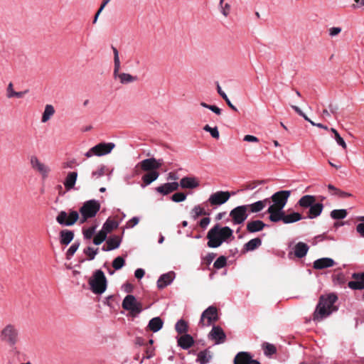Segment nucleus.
Masks as SVG:
<instances>
[{
    "instance_id": "nucleus-1",
    "label": "nucleus",
    "mask_w": 364,
    "mask_h": 364,
    "mask_svg": "<svg viewBox=\"0 0 364 364\" xmlns=\"http://www.w3.org/2000/svg\"><path fill=\"white\" fill-rule=\"evenodd\" d=\"M207 245L210 248H217L223 242L234 240L233 230L228 226L222 227L215 224L207 233Z\"/></svg>"
},
{
    "instance_id": "nucleus-2",
    "label": "nucleus",
    "mask_w": 364,
    "mask_h": 364,
    "mask_svg": "<svg viewBox=\"0 0 364 364\" xmlns=\"http://www.w3.org/2000/svg\"><path fill=\"white\" fill-rule=\"evenodd\" d=\"M337 300L338 296L333 293L321 296L314 313V319L321 320L336 311L338 308L334 304Z\"/></svg>"
},
{
    "instance_id": "nucleus-3",
    "label": "nucleus",
    "mask_w": 364,
    "mask_h": 364,
    "mask_svg": "<svg viewBox=\"0 0 364 364\" xmlns=\"http://www.w3.org/2000/svg\"><path fill=\"white\" fill-rule=\"evenodd\" d=\"M0 341L18 353L16 345L20 341V331L18 327L14 323L6 324L0 331Z\"/></svg>"
},
{
    "instance_id": "nucleus-4",
    "label": "nucleus",
    "mask_w": 364,
    "mask_h": 364,
    "mask_svg": "<svg viewBox=\"0 0 364 364\" xmlns=\"http://www.w3.org/2000/svg\"><path fill=\"white\" fill-rule=\"evenodd\" d=\"M90 289L95 294H103L107 287V280L101 269L95 270L88 280Z\"/></svg>"
},
{
    "instance_id": "nucleus-5",
    "label": "nucleus",
    "mask_w": 364,
    "mask_h": 364,
    "mask_svg": "<svg viewBox=\"0 0 364 364\" xmlns=\"http://www.w3.org/2000/svg\"><path fill=\"white\" fill-rule=\"evenodd\" d=\"M163 164L162 159H156L154 157L146 159L139 162L133 169V176H139L141 171H157Z\"/></svg>"
},
{
    "instance_id": "nucleus-6",
    "label": "nucleus",
    "mask_w": 364,
    "mask_h": 364,
    "mask_svg": "<svg viewBox=\"0 0 364 364\" xmlns=\"http://www.w3.org/2000/svg\"><path fill=\"white\" fill-rule=\"evenodd\" d=\"M114 54V71H113V76L114 78L118 77L120 80V82L122 84H128L130 82H133L134 81L137 80L136 76H133L129 73H119L120 70V60L119 58V52L118 50L112 46V47Z\"/></svg>"
},
{
    "instance_id": "nucleus-7",
    "label": "nucleus",
    "mask_w": 364,
    "mask_h": 364,
    "mask_svg": "<svg viewBox=\"0 0 364 364\" xmlns=\"http://www.w3.org/2000/svg\"><path fill=\"white\" fill-rule=\"evenodd\" d=\"M100 208V203L95 200H90L84 203L80 208L79 212L81 214L80 223H85L87 219L93 218Z\"/></svg>"
},
{
    "instance_id": "nucleus-8",
    "label": "nucleus",
    "mask_w": 364,
    "mask_h": 364,
    "mask_svg": "<svg viewBox=\"0 0 364 364\" xmlns=\"http://www.w3.org/2000/svg\"><path fill=\"white\" fill-rule=\"evenodd\" d=\"M122 308L129 311L132 316H137L143 310L141 303L137 301L134 295H127L122 301Z\"/></svg>"
},
{
    "instance_id": "nucleus-9",
    "label": "nucleus",
    "mask_w": 364,
    "mask_h": 364,
    "mask_svg": "<svg viewBox=\"0 0 364 364\" xmlns=\"http://www.w3.org/2000/svg\"><path fill=\"white\" fill-rule=\"evenodd\" d=\"M115 144L112 142H102L90 149L85 156L90 158L92 156H101L109 154L114 148Z\"/></svg>"
},
{
    "instance_id": "nucleus-10",
    "label": "nucleus",
    "mask_w": 364,
    "mask_h": 364,
    "mask_svg": "<svg viewBox=\"0 0 364 364\" xmlns=\"http://www.w3.org/2000/svg\"><path fill=\"white\" fill-rule=\"evenodd\" d=\"M79 219V213L76 210H70L69 213L62 210L56 217V221L62 226L73 225Z\"/></svg>"
},
{
    "instance_id": "nucleus-11",
    "label": "nucleus",
    "mask_w": 364,
    "mask_h": 364,
    "mask_svg": "<svg viewBox=\"0 0 364 364\" xmlns=\"http://www.w3.org/2000/svg\"><path fill=\"white\" fill-rule=\"evenodd\" d=\"M249 213L245 205L237 206L230 212L233 225L242 224L248 218Z\"/></svg>"
},
{
    "instance_id": "nucleus-12",
    "label": "nucleus",
    "mask_w": 364,
    "mask_h": 364,
    "mask_svg": "<svg viewBox=\"0 0 364 364\" xmlns=\"http://www.w3.org/2000/svg\"><path fill=\"white\" fill-rule=\"evenodd\" d=\"M219 319L218 309L214 306L208 307L201 314L200 323L209 326Z\"/></svg>"
},
{
    "instance_id": "nucleus-13",
    "label": "nucleus",
    "mask_w": 364,
    "mask_h": 364,
    "mask_svg": "<svg viewBox=\"0 0 364 364\" xmlns=\"http://www.w3.org/2000/svg\"><path fill=\"white\" fill-rule=\"evenodd\" d=\"M290 194V191H280L276 192L271 197L273 203L269 206H273V208H275L283 209L287 203V200Z\"/></svg>"
},
{
    "instance_id": "nucleus-14",
    "label": "nucleus",
    "mask_w": 364,
    "mask_h": 364,
    "mask_svg": "<svg viewBox=\"0 0 364 364\" xmlns=\"http://www.w3.org/2000/svg\"><path fill=\"white\" fill-rule=\"evenodd\" d=\"M235 194V192L230 193L229 191H217L210 195L208 198V202L211 205H221L225 203L231 196Z\"/></svg>"
},
{
    "instance_id": "nucleus-15",
    "label": "nucleus",
    "mask_w": 364,
    "mask_h": 364,
    "mask_svg": "<svg viewBox=\"0 0 364 364\" xmlns=\"http://www.w3.org/2000/svg\"><path fill=\"white\" fill-rule=\"evenodd\" d=\"M353 280L348 283V287L353 290L364 289V272H354L351 276ZM363 299L364 300V291L363 294Z\"/></svg>"
},
{
    "instance_id": "nucleus-16",
    "label": "nucleus",
    "mask_w": 364,
    "mask_h": 364,
    "mask_svg": "<svg viewBox=\"0 0 364 364\" xmlns=\"http://www.w3.org/2000/svg\"><path fill=\"white\" fill-rule=\"evenodd\" d=\"M30 163L32 168L38 171L43 178H47L49 172L50 171V168L41 163L36 156H31L30 158Z\"/></svg>"
},
{
    "instance_id": "nucleus-17",
    "label": "nucleus",
    "mask_w": 364,
    "mask_h": 364,
    "mask_svg": "<svg viewBox=\"0 0 364 364\" xmlns=\"http://www.w3.org/2000/svg\"><path fill=\"white\" fill-rule=\"evenodd\" d=\"M208 338L215 342V344L223 343L226 340V335L223 328L219 326H213L208 333Z\"/></svg>"
},
{
    "instance_id": "nucleus-18",
    "label": "nucleus",
    "mask_w": 364,
    "mask_h": 364,
    "mask_svg": "<svg viewBox=\"0 0 364 364\" xmlns=\"http://www.w3.org/2000/svg\"><path fill=\"white\" fill-rule=\"evenodd\" d=\"M234 364H261L258 360L252 359L248 352H239L234 358Z\"/></svg>"
},
{
    "instance_id": "nucleus-19",
    "label": "nucleus",
    "mask_w": 364,
    "mask_h": 364,
    "mask_svg": "<svg viewBox=\"0 0 364 364\" xmlns=\"http://www.w3.org/2000/svg\"><path fill=\"white\" fill-rule=\"evenodd\" d=\"M175 278L174 272H169L161 274L157 280V287L162 289L171 284Z\"/></svg>"
},
{
    "instance_id": "nucleus-20",
    "label": "nucleus",
    "mask_w": 364,
    "mask_h": 364,
    "mask_svg": "<svg viewBox=\"0 0 364 364\" xmlns=\"http://www.w3.org/2000/svg\"><path fill=\"white\" fill-rule=\"evenodd\" d=\"M179 184L177 182L166 183L156 188V191L166 196L175 191L178 189Z\"/></svg>"
},
{
    "instance_id": "nucleus-21",
    "label": "nucleus",
    "mask_w": 364,
    "mask_h": 364,
    "mask_svg": "<svg viewBox=\"0 0 364 364\" xmlns=\"http://www.w3.org/2000/svg\"><path fill=\"white\" fill-rule=\"evenodd\" d=\"M179 186L182 188L193 189L200 186L198 178L193 176H185L180 181Z\"/></svg>"
},
{
    "instance_id": "nucleus-22",
    "label": "nucleus",
    "mask_w": 364,
    "mask_h": 364,
    "mask_svg": "<svg viewBox=\"0 0 364 364\" xmlns=\"http://www.w3.org/2000/svg\"><path fill=\"white\" fill-rule=\"evenodd\" d=\"M267 213L269 214V219L273 223H277L279 221L283 222L284 211L283 209L275 208L273 206H269Z\"/></svg>"
},
{
    "instance_id": "nucleus-23",
    "label": "nucleus",
    "mask_w": 364,
    "mask_h": 364,
    "mask_svg": "<svg viewBox=\"0 0 364 364\" xmlns=\"http://www.w3.org/2000/svg\"><path fill=\"white\" fill-rule=\"evenodd\" d=\"M122 239L117 235L110 237L107 240V246L104 245L102 250L105 252L111 251L118 248L121 244Z\"/></svg>"
},
{
    "instance_id": "nucleus-24",
    "label": "nucleus",
    "mask_w": 364,
    "mask_h": 364,
    "mask_svg": "<svg viewBox=\"0 0 364 364\" xmlns=\"http://www.w3.org/2000/svg\"><path fill=\"white\" fill-rule=\"evenodd\" d=\"M267 225L263 221L256 220L247 222L246 229L247 232L254 233L262 230Z\"/></svg>"
},
{
    "instance_id": "nucleus-25",
    "label": "nucleus",
    "mask_w": 364,
    "mask_h": 364,
    "mask_svg": "<svg viewBox=\"0 0 364 364\" xmlns=\"http://www.w3.org/2000/svg\"><path fill=\"white\" fill-rule=\"evenodd\" d=\"M177 343L182 349L187 350L193 345L194 340L190 334L186 333L177 338Z\"/></svg>"
},
{
    "instance_id": "nucleus-26",
    "label": "nucleus",
    "mask_w": 364,
    "mask_h": 364,
    "mask_svg": "<svg viewBox=\"0 0 364 364\" xmlns=\"http://www.w3.org/2000/svg\"><path fill=\"white\" fill-rule=\"evenodd\" d=\"M334 264L335 262L333 259L328 257H323L315 260L314 262L313 267L316 269H323L333 267Z\"/></svg>"
},
{
    "instance_id": "nucleus-27",
    "label": "nucleus",
    "mask_w": 364,
    "mask_h": 364,
    "mask_svg": "<svg viewBox=\"0 0 364 364\" xmlns=\"http://www.w3.org/2000/svg\"><path fill=\"white\" fill-rule=\"evenodd\" d=\"M77 172L72 171L69 172L65 178L63 185L66 191H70L75 188V185L77 178Z\"/></svg>"
},
{
    "instance_id": "nucleus-28",
    "label": "nucleus",
    "mask_w": 364,
    "mask_h": 364,
    "mask_svg": "<svg viewBox=\"0 0 364 364\" xmlns=\"http://www.w3.org/2000/svg\"><path fill=\"white\" fill-rule=\"evenodd\" d=\"M60 242L63 245H68L74 238V232L70 230H62L60 232Z\"/></svg>"
},
{
    "instance_id": "nucleus-29",
    "label": "nucleus",
    "mask_w": 364,
    "mask_h": 364,
    "mask_svg": "<svg viewBox=\"0 0 364 364\" xmlns=\"http://www.w3.org/2000/svg\"><path fill=\"white\" fill-rule=\"evenodd\" d=\"M309 246L303 242H299L294 248V252L295 257L298 258H303L305 257L309 251Z\"/></svg>"
},
{
    "instance_id": "nucleus-30",
    "label": "nucleus",
    "mask_w": 364,
    "mask_h": 364,
    "mask_svg": "<svg viewBox=\"0 0 364 364\" xmlns=\"http://www.w3.org/2000/svg\"><path fill=\"white\" fill-rule=\"evenodd\" d=\"M159 176V173L158 171H149L145 173L142 176V181L143 183L141 185L142 188L146 187V186H149L152 182L156 181Z\"/></svg>"
},
{
    "instance_id": "nucleus-31",
    "label": "nucleus",
    "mask_w": 364,
    "mask_h": 364,
    "mask_svg": "<svg viewBox=\"0 0 364 364\" xmlns=\"http://www.w3.org/2000/svg\"><path fill=\"white\" fill-rule=\"evenodd\" d=\"M323 208V205L321 203H314V205L309 208L308 218L313 219L317 218L321 215Z\"/></svg>"
},
{
    "instance_id": "nucleus-32",
    "label": "nucleus",
    "mask_w": 364,
    "mask_h": 364,
    "mask_svg": "<svg viewBox=\"0 0 364 364\" xmlns=\"http://www.w3.org/2000/svg\"><path fill=\"white\" fill-rule=\"evenodd\" d=\"M316 202V197L311 195H305L298 201V205L303 208H309Z\"/></svg>"
},
{
    "instance_id": "nucleus-33",
    "label": "nucleus",
    "mask_w": 364,
    "mask_h": 364,
    "mask_svg": "<svg viewBox=\"0 0 364 364\" xmlns=\"http://www.w3.org/2000/svg\"><path fill=\"white\" fill-rule=\"evenodd\" d=\"M212 358L211 352L208 349H205L198 353L196 362L200 364H208Z\"/></svg>"
},
{
    "instance_id": "nucleus-34",
    "label": "nucleus",
    "mask_w": 364,
    "mask_h": 364,
    "mask_svg": "<svg viewBox=\"0 0 364 364\" xmlns=\"http://www.w3.org/2000/svg\"><path fill=\"white\" fill-rule=\"evenodd\" d=\"M262 245V240L259 237H255L244 245L243 251L250 252L253 251L260 247Z\"/></svg>"
},
{
    "instance_id": "nucleus-35",
    "label": "nucleus",
    "mask_w": 364,
    "mask_h": 364,
    "mask_svg": "<svg viewBox=\"0 0 364 364\" xmlns=\"http://www.w3.org/2000/svg\"><path fill=\"white\" fill-rule=\"evenodd\" d=\"M163 324L164 322L160 317H154L149 321L148 327L151 331L156 333L162 328Z\"/></svg>"
},
{
    "instance_id": "nucleus-36",
    "label": "nucleus",
    "mask_w": 364,
    "mask_h": 364,
    "mask_svg": "<svg viewBox=\"0 0 364 364\" xmlns=\"http://www.w3.org/2000/svg\"><path fill=\"white\" fill-rule=\"evenodd\" d=\"M302 219V215L299 213L294 212L290 214H285L284 212L283 223L284 224L293 223Z\"/></svg>"
},
{
    "instance_id": "nucleus-37",
    "label": "nucleus",
    "mask_w": 364,
    "mask_h": 364,
    "mask_svg": "<svg viewBox=\"0 0 364 364\" xmlns=\"http://www.w3.org/2000/svg\"><path fill=\"white\" fill-rule=\"evenodd\" d=\"M54 113L55 109L53 106L51 105H46L41 117V122L43 123L48 122L50 119V117L54 114Z\"/></svg>"
},
{
    "instance_id": "nucleus-38",
    "label": "nucleus",
    "mask_w": 364,
    "mask_h": 364,
    "mask_svg": "<svg viewBox=\"0 0 364 364\" xmlns=\"http://www.w3.org/2000/svg\"><path fill=\"white\" fill-rule=\"evenodd\" d=\"M247 208L248 213H257L263 210L262 203L259 200L251 203L245 205Z\"/></svg>"
},
{
    "instance_id": "nucleus-39",
    "label": "nucleus",
    "mask_w": 364,
    "mask_h": 364,
    "mask_svg": "<svg viewBox=\"0 0 364 364\" xmlns=\"http://www.w3.org/2000/svg\"><path fill=\"white\" fill-rule=\"evenodd\" d=\"M175 329L176 332L179 334L187 333L188 330L187 322L185 321L183 319L178 320L175 325Z\"/></svg>"
},
{
    "instance_id": "nucleus-40",
    "label": "nucleus",
    "mask_w": 364,
    "mask_h": 364,
    "mask_svg": "<svg viewBox=\"0 0 364 364\" xmlns=\"http://www.w3.org/2000/svg\"><path fill=\"white\" fill-rule=\"evenodd\" d=\"M217 91L218 94L220 95V97L225 101L228 107L233 111L237 112V107L232 104L225 92L222 90L219 83H217Z\"/></svg>"
},
{
    "instance_id": "nucleus-41",
    "label": "nucleus",
    "mask_w": 364,
    "mask_h": 364,
    "mask_svg": "<svg viewBox=\"0 0 364 364\" xmlns=\"http://www.w3.org/2000/svg\"><path fill=\"white\" fill-rule=\"evenodd\" d=\"M119 225V223L112 220H107L106 222L103 224L102 230L105 231L106 233L110 232L112 230L117 228Z\"/></svg>"
},
{
    "instance_id": "nucleus-42",
    "label": "nucleus",
    "mask_w": 364,
    "mask_h": 364,
    "mask_svg": "<svg viewBox=\"0 0 364 364\" xmlns=\"http://www.w3.org/2000/svg\"><path fill=\"white\" fill-rule=\"evenodd\" d=\"M347 210L345 209L333 210L331 212V217L334 220L344 219L347 216Z\"/></svg>"
},
{
    "instance_id": "nucleus-43",
    "label": "nucleus",
    "mask_w": 364,
    "mask_h": 364,
    "mask_svg": "<svg viewBox=\"0 0 364 364\" xmlns=\"http://www.w3.org/2000/svg\"><path fill=\"white\" fill-rule=\"evenodd\" d=\"M80 245V241L76 240L75 241L71 246L68 248L65 253L66 259H70L71 257L74 255L75 252L77 250Z\"/></svg>"
},
{
    "instance_id": "nucleus-44",
    "label": "nucleus",
    "mask_w": 364,
    "mask_h": 364,
    "mask_svg": "<svg viewBox=\"0 0 364 364\" xmlns=\"http://www.w3.org/2000/svg\"><path fill=\"white\" fill-rule=\"evenodd\" d=\"M107 233L102 229L94 237L93 243L96 245H100L107 238Z\"/></svg>"
},
{
    "instance_id": "nucleus-45",
    "label": "nucleus",
    "mask_w": 364,
    "mask_h": 364,
    "mask_svg": "<svg viewBox=\"0 0 364 364\" xmlns=\"http://www.w3.org/2000/svg\"><path fill=\"white\" fill-rule=\"evenodd\" d=\"M191 213L193 219H196L200 215H209L208 213H206L204 208L200 207V205H196L193 208Z\"/></svg>"
},
{
    "instance_id": "nucleus-46",
    "label": "nucleus",
    "mask_w": 364,
    "mask_h": 364,
    "mask_svg": "<svg viewBox=\"0 0 364 364\" xmlns=\"http://www.w3.org/2000/svg\"><path fill=\"white\" fill-rule=\"evenodd\" d=\"M263 350L264 353L266 355H272L277 352L276 347L273 344L269 343H264L263 344Z\"/></svg>"
},
{
    "instance_id": "nucleus-47",
    "label": "nucleus",
    "mask_w": 364,
    "mask_h": 364,
    "mask_svg": "<svg viewBox=\"0 0 364 364\" xmlns=\"http://www.w3.org/2000/svg\"><path fill=\"white\" fill-rule=\"evenodd\" d=\"M112 264L114 270H119L124 266L125 260L122 257L119 256L112 261Z\"/></svg>"
},
{
    "instance_id": "nucleus-48",
    "label": "nucleus",
    "mask_w": 364,
    "mask_h": 364,
    "mask_svg": "<svg viewBox=\"0 0 364 364\" xmlns=\"http://www.w3.org/2000/svg\"><path fill=\"white\" fill-rule=\"evenodd\" d=\"M227 264V258L225 256H220L214 262L213 267L214 268L219 269Z\"/></svg>"
},
{
    "instance_id": "nucleus-49",
    "label": "nucleus",
    "mask_w": 364,
    "mask_h": 364,
    "mask_svg": "<svg viewBox=\"0 0 364 364\" xmlns=\"http://www.w3.org/2000/svg\"><path fill=\"white\" fill-rule=\"evenodd\" d=\"M84 253L87 256L88 260H93L98 253V248L94 249L91 247H88L84 250Z\"/></svg>"
},
{
    "instance_id": "nucleus-50",
    "label": "nucleus",
    "mask_w": 364,
    "mask_h": 364,
    "mask_svg": "<svg viewBox=\"0 0 364 364\" xmlns=\"http://www.w3.org/2000/svg\"><path fill=\"white\" fill-rule=\"evenodd\" d=\"M203 129L210 134L213 138L218 139L220 136L219 132L217 127H211L208 124H206Z\"/></svg>"
},
{
    "instance_id": "nucleus-51",
    "label": "nucleus",
    "mask_w": 364,
    "mask_h": 364,
    "mask_svg": "<svg viewBox=\"0 0 364 364\" xmlns=\"http://www.w3.org/2000/svg\"><path fill=\"white\" fill-rule=\"evenodd\" d=\"M223 1L224 0H220L219 6L221 13L224 16L227 17L230 11V5L228 3L223 4Z\"/></svg>"
},
{
    "instance_id": "nucleus-52",
    "label": "nucleus",
    "mask_w": 364,
    "mask_h": 364,
    "mask_svg": "<svg viewBox=\"0 0 364 364\" xmlns=\"http://www.w3.org/2000/svg\"><path fill=\"white\" fill-rule=\"evenodd\" d=\"M186 198V194L182 192H178L172 195L171 200L173 202L179 203L184 201Z\"/></svg>"
},
{
    "instance_id": "nucleus-53",
    "label": "nucleus",
    "mask_w": 364,
    "mask_h": 364,
    "mask_svg": "<svg viewBox=\"0 0 364 364\" xmlns=\"http://www.w3.org/2000/svg\"><path fill=\"white\" fill-rule=\"evenodd\" d=\"M96 226L90 227L87 229L83 230V235L85 239H90L95 234Z\"/></svg>"
},
{
    "instance_id": "nucleus-54",
    "label": "nucleus",
    "mask_w": 364,
    "mask_h": 364,
    "mask_svg": "<svg viewBox=\"0 0 364 364\" xmlns=\"http://www.w3.org/2000/svg\"><path fill=\"white\" fill-rule=\"evenodd\" d=\"M325 240H333V237L328 236L326 233L318 235L316 236L313 241V245H316L319 242H322Z\"/></svg>"
},
{
    "instance_id": "nucleus-55",
    "label": "nucleus",
    "mask_w": 364,
    "mask_h": 364,
    "mask_svg": "<svg viewBox=\"0 0 364 364\" xmlns=\"http://www.w3.org/2000/svg\"><path fill=\"white\" fill-rule=\"evenodd\" d=\"M264 183V181H256L251 183H249L245 185V190H253L255 189L257 186L259 184H262Z\"/></svg>"
},
{
    "instance_id": "nucleus-56",
    "label": "nucleus",
    "mask_w": 364,
    "mask_h": 364,
    "mask_svg": "<svg viewBox=\"0 0 364 364\" xmlns=\"http://www.w3.org/2000/svg\"><path fill=\"white\" fill-rule=\"evenodd\" d=\"M334 139L338 145L341 146L345 149H346V144L344 139L341 136V135L338 133H336V134L334 136Z\"/></svg>"
},
{
    "instance_id": "nucleus-57",
    "label": "nucleus",
    "mask_w": 364,
    "mask_h": 364,
    "mask_svg": "<svg viewBox=\"0 0 364 364\" xmlns=\"http://www.w3.org/2000/svg\"><path fill=\"white\" fill-rule=\"evenodd\" d=\"M139 222V218L138 217H133L127 223V228H132L136 225Z\"/></svg>"
},
{
    "instance_id": "nucleus-58",
    "label": "nucleus",
    "mask_w": 364,
    "mask_h": 364,
    "mask_svg": "<svg viewBox=\"0 0 364 364\" xmlns=\"http://www.w3.org/2000/svg\"><path fill=\"white\" fill-rule=\"evenodd\" d=\"M341 32V27H332L328 29L329 36L331 37L338 35Z\"/></svg>"
},
{
    "instance_id": "nucleus-59",
    "label": "nucleus",
    "mask_w": 364,
    "mask_h": 364,
    "mask_svg": "<svg viewBox=\"0 0 364 364\" xmlns=\"http://www.w3.org/2000/svg\"><path fill=\"white\" fill-rule=\"evenodd\" d=\"M16 91L13 89V83L9 82L8 85V87L6 88V96L8 98H12L14 97V94Z\"/></svg>"
},
{
    "instance_id": "nucleus-60",
    "label": "nucleus",
    "mask_w": 364,
    "mask_h": 364,
    "mask_svg": "<svg viewBox=\"0 0 364 364\" xmlns=\"http://www.w3.org/2000/svg\"><path fill=\"white\" fill-rule=\"evenodd\" d=\"M105 166H101V167L98 170H97L95 171H92V176H96L97 178L102 176L105 174Z\"/></svg>"
},
{
    "instance_id": "nucleus-61",
    "label": "nucleus",
    "mask_w": 364,
    "mask_h": 364,
    "mask_svg": "<svg viewBox=\"0 0 364 364\" xmlns=\"http://www.w3.org/2000/svg\"><path fill=\"white\" fill-rule=\"evenodd\" d=\"M210 222V218L205 217L200 220L199 224H200V228H202L203 229H205L208 227V225H209Z\"/></svg>"
},
{
    "instance_id": "nucleus-62",
    "label": "nucleus",
    "mask_w": 364,
    "mask_h": 364,
    "mask_svg": "<svg viewBox=\"0 0 364 364\" xmlns=\"http://www.w3.org/2000/svg\"><path fill=\"white\" fill-rule=\"evenodd\" d=\"M356 231L360 236L364 238V223H360L356 226Z\"/></svg>"
},
{
    "instance_id": "nucleus-63",
    "label": "nucleus",
    "mask_w": 364,
    "mask_h": 364,
    "mask_svg": "<svg viewBox=\"0 0 364 364\" xmlns=\"http://www.w3.org/2000/svg\"><path fill=\"white\" fill-rule=\"evenodd\" d=\"M244 141H248V142H257L259 141V139L255 136L252 135H245L244 139Z\"/></svg>"
},
{
    "instance_id": "nucleus-64",
    "label": "nucleus",
    "mask_w": 364,
    "mask_h": 364,
    "mask_svg": "<svg viewBox=\"0 0 364 364\" xmlns=\"http://www.w3.org/2000/svg\"><path fill=\"white\" fill-rule=\"evenodd\" d=\"M328 109L332 114H336L338 110V106L336 104L330 103L328 105Z\"/></svg>"
}]
</instances>
